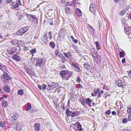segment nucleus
Masks as SVG:
<instances>
[{
    "label": "nucleus",
    "mask_w": 131,
    "mask_h": 131,
    "mask_svg": "<svg viewBox=\"0 0 131 131\" xmlns=\"http://www.w3.org/2000/svg\"><path fill=\"white\" fill-rule=\"evenodd\" d=\"M29 27H25L23 28H21L19 29V30L17 32L16 34L17 35H21L25 33L29 29Z\"/></svg>",
    "instance_id": "1"
},
{
    "label": "nucleus",
    "mask_w": 131,
    "mask_h": 131,
    "mask_svg": "<svg viewBox=\"0 0 131 131\" xmlns=\"http://www.w3.org/2000/svg\"><path fill=\"white\" fill-rule=\"evenodd\" d=\"M48 87L47 89L48 91H49L53 90L56 87H57L58 85L53 82L51 83L50 84H48Z\"/></svg>",
    "instance_id": "2"
},
{
    "label": "nucleus",
    "mask_w": 131,
    "mask_h": 131,
    "mask_svg": "<svg viewBox=\"0 0 131 131\" xmlns=\"http://www.w3.org/2000/svg\"><path fill=\"white\" fill-rule=\"evenodd\" d=\"M95 7V3H94L91 4L89 8L90 12L95 15L96 13Z\"/></svg>",
    "instance_id": "3"
},
{
    "label": "nucleus",
    "mask_w": 131,
    "mask_h": 131,
    "mask_svg": "<svg viewBox=\"0 0 131 131\" xmlns=\"http://www.w3.org/2000/svg\"><path fill=\"white\" fill-rule=\"evenodd\" d=\"M17 49V48L15 47H9L7 49V51L9 53L12 54L14 52H15Z\"/></svg>",
    "instance_id": "4"
},
{
    "label": "nucleus",
    "mask_w": 131,
    "mask_h": 131,
    "mask_svg": "<svg viewBox=\"0 0 131 131\" xmlns=\"http://www.w3.org/2000/svg\"><path fill=\"white\" fill-rule=\"evenodd\" d=\"M28 16L30 17V20L33 21L34 23H36L38 22L37 19L35 16L28 14Z\"/></svg>",
    "instance_id": "5"
},
{
    "label": "nucleus",
    "mask_w": 131,
    "mask_h": 131,
    "mask_svg": "<svg viewBox=\"0 0 131 131\" xmlns=\"http://www.w3.org/2000/svg\"><path fill=\"white\" fill-rule=\"evenodd\" d=\"M3 76L4 79L6 81H8L10 79V77L8 74L5 72H4Z\"/></svg>",
    "instance_id": "6"
},
{
    "label": "nucleus",
    "mask_w": 131,
    "mask_h": 131,
    "mask_svg": "<svg viewBox=\"0 0 131 131\" xmlns=\"http://www.w3.org/2000/svg\"><path fill=\"white\" fill-rule=\"evenodd\" d=\"M65 30L63 29H61L59 32L58 35L60 37H63L65 35Z\"/></svg>",
    "instance_id": "7"
},
{
    "label": "nucleus",
    "mask_w": 131,
    "mask_h": 131,
    "mask_svg": "<svg viewBox=\"0 0 131 131\" xmlns=\"http://www.w3.org/2000/svg\"><path fill=\"white\" fill-rule=\"evenodd\" d=\"M80 112L79 111H76L71 112V117H73L74 116L79 115L80 114Z\"/></svg>",
    "instance_id": "8"
},
{
    "label": "nucleus",
    "mask_w": 131,
    "mask_h": 131,
    "mask_svg": "<svg viewBox=\"0 0 131 131\" xmlns=\"http://www.w3.org/2000/svg\"><path fill=\"white\" fill-rule=\"evenodd\" d=\"M34 127L35 131H39L40 130V126L39 123H36L35 124Z\"/></svg>",
    "instance_id": "9"
},
{
    "label": "nucleus",
    "mask_w": 131,
    "mask_h": 131,
    "mask_svg": "<svg viewBox=\"0 0 131 131\" xmlns=\"http://www.w3.org/2000/svg\"><path fill=\"white\" fill-rule=\"evenodd\" d=\"M75 14L78 17L81 16L82 15L80 10L79 9H77L75 11Z\"/></svg>",
    "instance_id": "10"
},
{
    "label": "nucleus",
    "mask_w": 131,
    "mask_h": 131,
    "mask_svg": "<svg viewBox=\"0 0 131 131\" xmlns=\"http://www.w3.org/2000/svg\"><path fill=\"white\" fill-rule=\"evenodd\" d=\"M4 89L6 92L9 93L10 92V89L7 85H5L4 87Z\"/></svg>",
    "instance_id": "11"
},
{
    "label": "nucleus",
    "mask_w": 131,
    "mask_h": 131,
    "mask_svg": "<svg viewBox=\"0 0 131 131\" xmlns=\"http://www.w3.org/2000/svg\"><path fill=\"white\" fill-rule=\"evenodd\" d=\"M68 73V71L65 70L62 71L60 73V75L62 77H64Z\"/></svg>",
    "instance_id": "12"
},
{
    "label": "nucleus",
    "mask_w": 131,
    "mask_h": 131,
    "mask_svg": "<svg viewBox=\"0 0 131 131\" xmlns=\"http://www.w3.org/2000/svg\"><path fill=\"white\" fill-rule=\"evenodd\" d=\"M42 60L40 59H38V62L36 64V66L37 67L40 66L41 65L42 62Z\"/></svg>",
    "instance_id": "13"
},
{
    "label": "nucleus",
    "mask_w": 131,
    "mask_h": 131,
    "mask_svg": "<svg viewBox=\"0 0 131 131\" xmlns=\"http://www.w3.org/2000/svg\"><path fill=\"white\" fill-rule=\"evenodd\" d=\"M84 68H86L87 70L89 69L90 68V63H89L86 62L83 65Z\"/></svg>",
    "instance_id": "14"
},
{
    "label": "nucleus",
    "mask_w": 131,
    "mask_h": 131,
    "mask_svg": "<svg viewBox=\"0 0 131 131\" xmlns=\"http://www.w3.org/2000/svg\"><path fill=\"white\" fill-rule=\"evenodd\" d=\"M12 58L14 59L16 61H19L20 60L19 56L17 55H14L13 56Z\"/></svg>",
    "instance_id": "15"
},
{
    "label": "nucleus",
    "mask_w": 131,
    "mask_h": 131,
    "mask_svg": "<svg viewBox=\"0 0 131 131\" xmlns=\"http://www.w3.org/2000/svg\"><path fill=\"white\" fill-rule=\"evenodd\" d=\"M116 85L118 86L121 87L123 86L122 82L121 80H116Z\"/></svg>",
    "instance_id": "16"
},
{
    "label": "nucleus",
    "mask_w": 131,
    "mask_h": 131,
    "mask_svg": "<svg viewBox=\"0 0 131 131\" xmlns=\"http://www.w3.org/2000/svg\"><path fill=\"white\" fill-rule=\"evenodd\" d=\"M65 11L66 13L68 14H71V11L70 8L68 7H66L65 8Z\"/></svg>",
    "instance_id": "17"
},
{
    "label": "nucleus",
    "mask_w": 131,
    "mask_h": 131,
    "mask_svg": "<svg viewBox=\"0 0 131 131\" xmlns=\"http://www.w3.org/2000/svg\"><path fill=\"white\" fill-rule=\"evenodd\" d=\"M71 112H72V111H70L69 109L66 110V114L68 117H69L70 116H71Z\"/></svg>",
    "instance_id": "18"
},
{
    "label": "nucleus",
    "mask_w": 131,
    "mask_h": 131,
    "mask_svg": "<svg viewBox=\"0 0 131 131\" xmlns=\"http://www.w3.org/2000/svg\"><path fill=\"white\" fill-rule=\"evenodd\" d=\"M70 5L71 6H75L76 4V0H73L72 2H70Z\"/></svg>",
    "instance_id": "19"
},
{
    "label": "nucleus",
    "mask_w": 131,
    "mask_h": 131,
    "mask_svg": "<svg viewBox=\"0 0 131 131\" xmlns=\"http://www.w3.org/2000/svg\"><path fill=\"white\" fill-rule=\"evenodd\" d=\"M2 105L4 107H6L8 105V103L6 101H2Z\"/></svg>",
    "instance_id": "20"
},
{
    "label": "nucleus",
    "mask_w": 131,
    "mask_h": 131,
    "mask_svg": "<svg viewBox=\"0 0 131 131\" xmlns=\"http://www.w3.org/2000/svg\"><path fill=\"white\" fill-rule=\"evenodd\" d=\"M20 6L17 3H16L15 5L12 6V9L14 10H16L17 8Z\"/></svg>",
    "instance_id": "21"
},
{
    "label": "nucleus",
    "mask_w": 131,
    "mask_h": 131,
    "mask_svg": "<svg viewBox=\"0 0 131 131\" xmlns=\"http://www.w3.org/2000/svg\"><path fill=\"white\" fill-rule=\"evenodd\" d=\"M17 42V45L18 46L19 45L20 46H23L24 43V41L21 40L18 41Z\"/></svg>",
    "instance_id": "22"
},
{
    "label": "nucleus",
    "mask_w": 131,
    "mask_h": 131,
    "mask_svg": "<svg viewBox=\"0 0 131 131\" xmlns=\"http://www.w3.org/2000/svg\"><path fill=\"white\" fill-rule=\"evenodd\" d=\"M86 104L90 106V105L91 102V100L90 99L88 98H87L86 99Z\"/></svg>",
    "instance_id": "23"
},
{
    "label": "nucleus",
    "mask_w": 131,
    "mask_h": 131,
    "mask_svg": "<svg viewBox=\"0 0 131 131\" xmlns=\"http://www.w3.org/2000/svg\"><path fill=\"white\" fill-rule=\"evenodd\" d=\"M16 129L18 130H21L22 128V126L19 124L17 125L16 126Z\"/></svg>",
    "instance_id": "24"
},
{
    "label": "nucleus",
    "mask_w": 131,
    "mask_h": 131,
    "mask_svg": "<svg viewBox=\"0 0 131 131\" xmlns=\"http://www.w3.org/2000/svg\"><path fill=\"white\" fill-rule=\"evenodd\" d=\"M95 43L96 45V47L97 49L98 50H99L100 49V45L99 43V42L98 41H97L96 42H95Z\"/></svg>",
    "instance_id": "25"
},
{
    "label": "nucleus",
    "mask_w": 131,
    "mask_h": 131,
    "mask_svg": "<svg viewBox=\"0 0 131 131\" xmlns=\"http://www.w3.org/2000/svg\"><path fill=\"white\" fill-rule=\"evenodd\" d=\"M80 102L81 104L84 106L86 104V100L84 99L81 100Z\"/></svg>",
    "instance_id": "26"
},
{
    "label": "nucleus",
    "mask_w": 131,
    "mask_h": 131,
    "mask_svg": "<svg viewBox=\"0 0 131 131\" xmlns=\"http://www.w3.org/2000/svg\"><path fill=\"white\" fill-rule=\"evenodd\" d=\"M72 40L75 43H77L78 42V40L77 39H75L73 36H71V37Z\"/></svg>",
    "instance_id": "27"
},
{
    "label": "nucleus",
    "mask_w": 131,
    "mask_h": 131,
    "mask_svg": "<svg viewBox=\"0 0 131 131\" xmlns=\"http://www.w3.org/2000/svg\"><path fill=\"white\" fill-rule=\"evenodd\" d=\"M6 124V122H3L2 121L0 122V126L2 127H4Z\"/></svg>",
    "instance_id": "28"
},
{
    "label": "nucleus",
    "mask_w": 131,
    "mask_h": 131,
    "mask_svg": "<svg viewBox=\"0 0 131 131\" xmlns=\"http://www.w3.org/2000/svg\"><path fill=\"white\" fill-rule=\"evenodd\" d=\"M49 45L51 46V47L53 48H54L55 46V45L53 42H50V43Z\"/></svg>",
    "instance_id": "29"
},
{
    "label": "nucleus",
    "mask_w": 131,
    "mask_h": 131,
    "mask_svg": "<svg viewBox=\"0 0 131 131\" xmlns=\"http://www.w3.org/2000/svg\"><path fill=\"white\" fill-rule=\"evenodd\" d=\"M31 108V106L30 105H28L25 108V110L27 111H28Z\"/></svg>",
    "instance_id": "30"
},
{
    "label": "nucleus",
    "mask_w": 131,
    "mask_h": 131,
    "mask_svg": "<svg viewBox=\"0 0 131 131\" xmlns=\"http://www.w3.org/2000/svg\"><path fill=\"white\" fill-rule=\"evenodd\" d=\"M126 21V18H122L121 19V22L122 24H124L125 23Z\"/></svg>",
    "instance_id": "31"
},
{
    "label": "nucleus",
    "mask_w": 131,
    "mask_h": 131,
    "mask_svg": "<svg viewBox=\"0 0 131 131\" xmlns=\"http://www.w3.org/2000/svg\"><path fill=\"white\" fill-rule=\"evenodd\" d=\"M17 93L19 95H22L23 93V90H19L18 91Z\"/></svg>",
    "instance_id": "32"
},
{
    "label": "nucleus",
    "mask_w": 131,
    "mask_h": 131,
    "mask_svg": "<svg viewBox=\"0 0 131 131\" xmlns=\"http://www.w3.org/2000/svg\"><path fill=\"white\" fill-rule=\"evenodd\" d=\"M78 129L80 131H81L82 130V128L81 125L80 124V123L79 124H78Z\"/></svg>",
    "instance_id": "33"
},
{
    "label": "nucleus",
    "mask_w": 131,
    "mask_h": 131,
    "mask_svg": "<svg viewBox=\"0 0 131 131\" xmlns=\"http://www.w3.org/2000/svg\"><path fill=\"white\" fill-rule=\"evenodd\" d=\"M64 54L65 57H67L68 58H69L70 57V54L69 53H64Z\"/></svg>",
    "instance_id": "34"
},
{
    "label": "nucleus",
    "mask_w": 131,
    "mask_h": 131,
    "mask_svg": "<svg viewBox=\"0 0 131 131\" xmlns=\"http://www.w3.org/2000/svg\"><path fill=\"white\" fill-rule=\"evenodd\" d=\"M17 16L18 17V18L19 20H20V19H21L22 18H23L24 16L23 15H17Z\"/></svg>",
    "instance_id": "35"
},
{
    "label": "nucleus",
    "mask_w": 131,
    "mask_h": 131,
    "mask_svg": "<svg viewBox=\"0 0 131 131\" xmlns=\"http://www.w3.org/2000/svg\"><path fill=\"white\" fill-rule=\"evenodd\" d=\"M127 112L128 113V114H129V115H131V107L128 108Z\"/></svg>",
    "instance_id": "36"
},
{
    "label": "nucleus",
    "mask_w": 131,
    "mask_h": 131,
    "mask_svg": "<svg viewBox=\"0 0 131 131\" xmlns=\"http://www.w3.org/2000/svg\"><path fill=\"white\" fill-rule=\"evenodd\" d=\"M126 10H124L119 13V15L121 16H123L126 13Z\"/></svg>",
    "instance_id": "37"
},
{
    "label": "nucleus",
    "mask_w": 131,
    "mask_h": 131,
    "mask_svg": "<svg viewBox=\"0 0 131 131\" xmlns=\"http://www.w3.org/2000/svg\"><path fill=\"white\" fill-rule=\"evenodd\" d=\"M18 40H14L12 41V44L15 45H17Z\"/></svg>",
    "instance_id": "38"
},
{
    "label": "nucleus",
    "mask_w": 131,
    "mask_h": 131,
    "mask_svg": "<svg viewBox=\"0 0 131 131\" xmlns=\"http://www.w3.org/2000/svg\"><path fill=\"white\" fill-rule=\"evenodd\" d=\"M6 68V66H3L2 65H1L0 64V69L2 70V71H3V69H5Z\"/></svg>",
    "instance_id": "39"
},
{
    "label": "nucleus",
    "mask_w": 131,
    "mask_h": 131,
    "mask_svg": "<svg viewBox=\"0 0 131 131\" xmlns=\"http://www.w3.org/2000/svg\"><path fill=\"white\" fill-rule=\"evenodd\" d=\"M75 70L77 72H79L80 70V68L78 67V66H77L75 68Z\"/></svg>",
    "instance_id": "40"
},
{
    "label": "nucleus",
    "mask_w": 131,
    "mask_h": 131,
    "mask_svg": "<svg viewBox=\"0 0 131 131\" xmlns=\"http://www.w3.org/2000/svg\"><path fill=\"white\" fill-rule=\"evenodd\" d=\"M119 56L120 58L123 57L124 55V53L123 52H120L119 53Z\"/></svg>",
    "instance_id": "41"
},
{
    "label": "nucleus",
    "mask_w": 131,
    "mask_h": 131,
    "mask_svg": "<svg viewBox=\"0 0 131 131\" xmlns=\"http://www.w3.org/2000/svg\"><path fill=\"white\" fill-rule=\"evenodd\" d=\"M36 49H34L30 50V53L32 54L35 53L36 52Z\"/></svg>",
    "instance_id": "42"
},
{
    "label": "nucleus",
    "mask_w": 131,
    "mask_h": 131,
    "mask_svg": "<svg viewBox=\"0 0 131 131\" xmlns=\"http://www.w3.org/2000/svg\"><path fill=\"white\" fill-rule=\"evenodd\" d=\"M70 2H67L66 4H64V5L63 6L64 7H67V6H68L69 5H70Z\"/></svg>",
    "instance_id": "43"
},
{
    "label": "nucleus",
    "mask_w": 131,
    "mask_h": 131,
    "mask_svg": "<svg viewBox=\"0 0 131 131\" xmlns=\"http://www.w3.org/2000/svg\"><path fill=\"white\" fill-rule=\"evenodd\" d=\"M100 91V89L99 88H97L96 90H95L94 92V93H97L98 92Z\"/></svg>",
    "instance_id": "44"
},
{
    "label": "nucleus",
    "mask_w": 131,
    "mask_h": 131,
    "mask_svg": "<svg viewBox=\"0 0 131 131\" xmlns=\"http://www.w3.org/2000/svg\"><path fill=\"white\" fill-rule=\"evenodd\" d=\"M47 35L46 34H45L44 35H43V39H44L45 40H47Z\"/></svg>",
    "instance_id": "45"
},
{
    "label": "nucleus",
    "mask_w": 131,
    "mask_h": 131,
    "mask_svg": "<svg viewBox=\"0 0 131 131\" xmlns=\"http://www.w3.org/2000/svg\"><path fill=\"white\" fill-rule=\"evenodd\" d=\"M111 113V110H108L106 111L105 112V114L106 115H109Z\"/></svg>",
    "instance_id": "46"
},
{
    "label": "nucleus",
    "mask_w": 131,
    "mask_h": 131,
    "mask_svg": "<svg viewBox=\"0 0 131 131\" xmlns=\"http://www.w3.org/2000/svg\"><path fill=\"white\" fill-rule=\"evenodd\" d=\"M76 81L78 83H80V82L81 80L79 77H78L77 78V79H76Z\"/></svg>",
    "instance_id": "47"
},
{
    "label": "nucleus",
    "mask_w": 131,
    "mask_h": 131,
    "mask_svg": "<svg viewBox=\"0 0 131 131\" xmlns=\"http://www.w3.org/2000/svg\"><path fill=\"white\" fill-rule=\"evenodd\" d=\"M123 79H124V82H125L126 80H127L128 79V78L126 76H125V77H123Z\"/></svg>",
    "instance_id": "48"
},
{
    "label": "nucleus",
    "mask_w": 131,
    "mask_h": 131,
    "mask_svg": "<svg viewBox=\"0 0 131 131\" xmlns=\"http://www.w3.org/2000/svg\"><path fill=\"white\" fill-rule=\"evenodd\" d=\"M51 33H52V32H49V35H48V36H49V37L50 39L52 37V36L51 35Z\"/></svg>",
    "instance_id": "49"
},
{
    "label": "nucleus",
    "mask_w": 131,
    "mask_h": 131,
    "mask_svg": "<svg viewBox=\"0 0 131 131\" xmlns=\"http://www.w3.org/2000/svg\"><path fill=\"white\" fill-rule=\"evenodd\" d=\"M17 2L16 3H17L18 5H19L20 6L21 5V4L20 0H17Z\"/></svg>",
    "instance_id": "50"
},
{
    "label": "nucleus",
    "mask_w": 131,
    "mask_h": 131,
    "mask_svg": "<svg viewBox=\"0 0 131 131\" xmlns=\"http://www.w3.org/2000/svg\"><path fill=\"white\" fill-rule=\"evenodd\" d=\"M23 49L24 50L27 51L29 50V48L28 47L24 46L23 47Z\"/></svg>",
    "instance_id": "51"
},
{
    "label": "nucleus",
    "mask_w": 131,
    "mask_h": 131,
    "mask_svg": "<svg viewBox=\"0 0 131 131\" xmlns=\"http://www.w3.org/2000/svg\"><path fill=\"white\" fill-rule=\"evenodd\" d=\"M123 123H126L127 122V119L126 118H124L122 121Z\"/></svg>",
    "instance_id": "52"
},
{
    "label": "nucleus",
    "mask_w": 131,
    "mask_h": 131,
    "mask_svg": "<svg viewBox=\"0 0 131 131\" xmlns=\"http://www.w3.org/2000/svg\"><path fill=\"white\" fill-rule=\"evenodd\" d=\"M71 66L72 67H74L75 68L77 66H76V64L74 63H72Z\"/></svg>",
    "instance_id": "53"
},
{
    "label": "nucleus",
    "mask_w": 131,
    "mask_h": 131,
    "mask_svg": "<svg viewBox=\"0 0 131 131\" xmlns=\"http://www.w3.org/2000/svg\"><path fill=\"white\" fill-rule=\"evenodd\" d=\"M47 87V86H46V85L45 84H43L42 85V88L43 89H46V88Z\"/></svg>",
    "instance_id": "54"
},
{
    "label": "nucleus",
    "mask_w": 131,
    "mask_h": 131,
    "mask_svg": "<svg viewBox=\"0 0 131 131\" xmlns=\"http://www.w3.org/2000/svg\"><path fill=\"white\" fill-rule=\"evenodd\" d=\"M59 52L57 50H56L55 51V53L56 54V56L58 55V54L59 53Z\"/></svg>",
    "instance_id": "55"
},
{
    "label": "nucleus",
    "mask_w": 131,
    "mask_h": 131,
    "mask_svg": "<svg viewBox=\"0 0 131 131\" xmlns=\"http://www.w3.org/2000/svg\"><path fill=\"white\" fill-rule=\"evenodd\" d=\"M12 0H6V2L8 3H10Z\"/></svg>",
    "instance_id": "56"
},
{
    "label": "nucleus",
    "mask_w": 131,
    "mask_h": 131,
    "mask_svg": "<svg viewBox=\"0 0 131 131\" xmlns=\"http://www.w3.org/2000/svg\"><path fill=\"white\" fill-rule=\"evenodd\" d=\"M78 86L80 88H83V86L82 85L80 84H78Z\"/></svg>",
    "instance_id": "57"
},
{
    "label": "nucleus",
    "mask_w": 131,
    "mask_h": 131,
    "mask_svg": "<svg viewBox=\"0 0 131 131\" xmlns=\"http://www.w3.org/2000/svg\"><path fill=\"white\" fill-rule=\"evenodd\" d=\"M128 75L129 77L131 78V71H129V72L128 73Z\"/></svg>",
    "instance_id": "58"
},
{
    "label": "nucleus",
    "mask_w": 131,
    "mask_h": 131,
    "mask_svg": "<svg viewBox=\"0 0 131 131\" xmlns=\"http://www.w3.org/2000/svg\"><path fill=\"white\" fill-rule=\"evenodd\" d=\"M112 115H116V112L114 111H113L112 112Z\"/></svg>",
    "instance_id": "59"
},
{
    "label": "nucleus",
    "mask_w": 131,
    "mask_h": 131,
    "mask_svg": "<svg viewBox=\"0 0 131 131\" xmlns=\"http://www.w3.org/2000/svg\"><path fill=\"white\" fill-rule=\"evenodd\" d=\"M102 94L99 92L98 95V98H100L101 97V95Z\"/></svg>",
    "instance_id": "60"
},
{
    "label": "nucleus",
    "mask_w": 131,
    "mask_h": 131,
    "mask_svg": "<svg viewBox=\"0 0 131 131\" xmlns=\"http://www.w3.org/2000/svg\"><path fill=\"white\" fill-rule=\"evenodd\" d=\"M89 29V31L91 32H92L94 31V29L91 27Z\"/></svg>",
    "instance_id": "61"
},
{
    "label": "nucleus",
    "mask_w": 131,
    "mask_h": 131,
    "mask_svg": "<svg viewBox=\"0 0 131 131\" xmlns=\"http://www.w3.org/2000/svg\"><path fill=\"white\" fill-rule=\"evenodd\" d=\"M68 73H69L70 74V76H72L73 74V72L71 71H70L69 72H68Z\"/></svg>",
    "instance_id": "62"
},
{
    "label": "nucleus",
    "mask_w": 131,
    "mask_h": 131,
    "mask_svg": "<svg viewBox=\"0 0 131 131\" xmlns=\"http://www.w3.org/2000/svg\"><path fill=\"white\" fill-rule=\"evenodd\" d=\"M96 94H97L96 93H92L91 94L93 96H96Z\"/></svg>",
    "instance_id": "63"
},
{
    "label": "nucleus",
    "mask_w": 131,
    "mask_h": 131,
    "mask_svg": "<svg viewBox=\"0 0 131 131\" xmlns=\"http://www.w3.org/2000/svg\"><path fill=\"white\" fill-rule=\"evenodd\" d=\"M129 8V7L128 6H127L126 8L125 9V10H126V12L128 10V9Z\"/></svg>",
    "instance_id": "64"
}]
</instances>
